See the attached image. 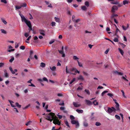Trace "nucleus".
<instances>
[{"label":"nucleus","mask_w":130,"mask_h":130,"mask_svg":"<svg viewBox=\"0 0 130 130\" xmlns=\"http://www.w3.org/2000/svg\"><path fill=\"white\" fill-rule=\"evenodd\" d=\"M1 2L5 4H6L7 2L6 0H1Z\"/></svg>","instance_id":"nucleus-48"},{"label":"nucleus","mask_w":130,"mask_h":130,"mask_svg":"<svg viewBox=\"0 0 130 130\" xmlns=\"http://www.w3.org/2000/svg\"><path fill=\"white\" fill-rule=\"evenodd\" d=\"M113 41L115 42H118L119 41V40L118 38H115L113 40Z\"/></svg>","instance_id":"nucleus-37"},{"label":"nucleus","mask_w":130,"mask_h":130,"mask_svg":"<svg viewBox=\"0 0 130 130\" xmlns=\"http://www.w3.org/2000/svg\"><path fill=\"white\" fill-rule=\"evenodd\" d=\"M118 31H119V30L117 28L116 29V32L115 33V35L118 38L119 37V36L117 34V33Z\"/></svg>","instance_id":"nucleus-34"},{"label":"nucleus","mask_w":130,"mask_h":130,"mask_svg":"<svg viewBox=\"0 0 130 130\" xmlns=\"http://www.w3.org/2000/svg\"><path fill=\"white\" fill-rule=\"evenodd\" d=\"M54 19L55 21L59 23L60 22V19L58 17H55Z\"/></svg>","instance_id":"nucleus-14"},{"label":"nucleus","mask_w":130,"mask_h":130,"mask_svg":"<svg viewBox=\"0 0 130 130\" xmlns=\"http://www.w3.org/2000/svg\"><path fill=\"white\" fill-rule=\"evenodd\" d=\"M121 91L122 93V95H123V97L125 98V96L124 95V91H123V90H121Z\"/></svg>","instance_id":"nucleus-51"},{"label":"nucleus","mask_w":130,"mask_h":130,"mask_svg":"<svg viewBox=\"0 0 130 130\" xmlns=\"http://www.w3.org/2000/svg\"><path fill=\"white\" fill-rule=\"evenodd\" d=\"M71 122L72 124L76 125V127L78 128L79 127V123L78 121L74 120H72Z\"/></svg>","instance_id":"nucleus-4"},{"label":"nucleus","mask_w":130,"mask_h":130,"mask_svg":"<svg viewBox=\"0 0 130 130\" xmlns=\"http://www.w3.org/2000/svg\"><path fill=\"white\" fill-rule=\"evenodd\" d=\"M108 92V91H104L103 92L102 94H101V95L102 96H103L104 95V94L106 93H107V92Z\"/></svg>","instance_id":"nucleus-35"},{"label":"nucleus","mask_w":130,"mask_h":130,"mask_svg":"<svg viewBox=\"0 0 130 130\" xmlns=\"http://www.w3.org/2000/svg\"><path fill=\"white\" fill-rule=\"evenodd\" d=\"M55 115L54 113L51 112L49 113V116H47L45 119L51 122L55 118Z\"/></svg>","instance_id":"nucleus-1"},{"label":"nucleus","mask_w":130,"mask_h":130,"mask_svg":"<svg viewBox=\"0 0 130 130\" xmlns=\"http://www.w3.org/2000/svg\"><path fill=\"white\" fill-rule=\"evenodd\" d=\"M1 31L2 33L5 34H7V32L4 29H1Z\"/></svg>","instance_id":"nucleus-25"},{"label":"nucleus","mask_w":130,"mask_h":130,"mask_svg":"<svg viewBox=\"0 0 130 130\" xmlns=\"http://www.w3.org/2000/svg\"><path fill=\"white\" fill-rule=\"evenodd\" d=\"M83 125L84 126L86 127H87L88 125V123L86 121L84 122Z\"/></svg>","instance_id":"nucleus-20"},{"label":"nucleus","mask_w":130,"mask_h":130,"mask_svg":"<svg viewBox=\"0 0 130 130\" xmlns=\"http://www.w3.org/2000/svg\"><path fill=\"white\" fill-rule=\"evenodd\" d=\"M14 60V58L13 57H12L11 58V59H10L9 60V61L10 62H12V61Z\"/></svg>","instance_id":"nucleus-40"},{"label":"nucleus","mask_w":130,"mask_h":130,"mask_svg":"<svg viewBox=\"0 0 130 130\" xmlns=\"http://www.w3.org/2000/svg\"><path fill=\"white\" fill-rule=\"evenodd\" d=\"M38 38L37 36H35L34 37V40H36L34 41V42L35 43L38 42V40H38Z\"/></svg>","instance_id":"nucleus-24"},{"label":"nucleus","mask_w":130,"mask_h":130,"mask_svg":"<svg viewBox=\"0 0 130 130\" xmlns=\"http://www.w3.org/2000/svg\"><path fill=\"white\" fill-rule=\"evenodd\" d=\"M40 34L43 36L45 35V31L43 29H39V30Z\"/></svg>","instance_id":"nucleus-7"},{"label":"nucleus","mask_w":130,"mask_h":130,"mask_svg":"<svg viewBox=\"0 0 130 130\" xmlns=\"http://www.w3.org/2000/svg\"><path fill=\"white\" fill-rule=\"evenodd\" d=\"M45 64L43 62H41L40 65V66L42 68H44L45 67Z\"/></svg>","instance_id":"nucleus-22"},{"label":"nucleus","mask_w":130,"mask_h":130,"mask_svg":"<svg viewBox=\"0 0 130 130\" xmlns=\"http://www.w3.org/2000/svg\"><path fill=\"white\" fill-rule=\"evenodd\" d=\"M77 62H78V63L79 66L80 67H82L83 66H82V63L79 62L78 60L77 61Z\"/></svg>","instance_id":"nucleus-45"},{"label":"nucleus","mask_w":130,"mask_h":130,"mask_svg":"<svg viewBox=\"0 0 130 130\" xmlns=\"http://www.w3.org/2000/svg\"><path fill=\"white\" fill-rule=\"evenodd\" d=\"M28 92V89H25L24 91V92L25 93H27Z\"/></svg>","instance_id":"nucleus-64"},{"label":"nucleus","mask_w":130,"mask_h":130,"mask_svg":"<svg viewBox=\"0 0 130 130\" xmlns=\"http://www.w3.org/2000/svg\"><path fill=\"white\" fill-rule=\"evenodd\" d=\"M105 110L106 111L109 113H111L113 111L112 109L110 107H108V109L107 110V109L106 110V109H105Z\"/></svg>","instance_id":"nucleus-10"},{"label":"nucleus","mask_w":130,"mask_h":130,"mask_svg":"<svg viewBox=\"0 0 130 130\" xmlns=\"http://www.w3.org/2000/svg\"><path fill=\"white\" fill-rule=\"evenodd\" d=\"M58 51H59V53H60L61 54H63V51H62V50H58Z\"/></svg>","instance_id":"nucleus-60"},{"label":"nucleus","mask_w":130,"mask_h":130,"mask_svg":"<svg viewBox=\"0 0 130 130\" xmlns=\"http://www.w3.org/2000/svg\"><path fill=\"white\" fill-rule=\"evenodd\" d=\"M72 20L73 21V22H75V23H78L80 21V19H78L77 20H75L74 19L75 17H72Z\"/></svg>","instance_id":"nucleus-8"},{"label":"nucleus","mask_w":130,"mask_h":130,"mask_svg":"<svg viewBox=\"0 0 130 130\" xmlns=\"http://www.w3.org/2000/svg\"><path fill=\"white\" fill-rule=\"evenodd\" d=\"M116 108L117 110H119L120 109H119V105L118 106L117 105H116Z\"/></svg>","instance_id":"nucleus-52"},{"label":"nucleus","mask_w":130,"mask_h":130,"mask_svg":"<svg viewBox=\"0 0 130 130\" xmlns=\"http://www.w3.org/2000/svg\"><path fill=\"white\" fill-rule=\"evenodd\" d=\"M24 35L25 37H28L29 35L27 33H25V34Z\"/></svg>","instance_id":"nucleus-56"},{"label":"nucleus","mask_w":130,"mask_h":130,"mask_svg":"<svg viewBox=\"0 0 130 130\" xmlns=\"http://www.w3.org/2000/svg\"><path fill=\"white\" fill-rule=\"evenodd\" d=\"M70 118L71 120H73V119H75V117L72 115H70Z\"/></svg>","instance_id":"nucleus-43"},{"label":"nucleus","mask_w":130,"mask_h":130,"mask_svg":"<svg viewBox=\"0 0 130 130\" xmlns=\"http://www.w3.org/2000/svg\"><path fill=\"white\" fill-rule=\"evenodd\" d=\"M118 72L117 71H113V73L114 74H118Z\"/></svg>","instance_id":"nucleus-61"},{"label":"nucleus","mask_w":130,"mask_h":130,"mask_svg":"<svg viewBox=\"0 0 130 130\" xmlns=\"http://www.w3.org/2000/svg\"><path fill=\"white\" fill-rule=\"evenodd\" d=\"M54 120L53 121V123L55 124H58L60 125V123L59 121V120L58 119V118L56 116H55V118L53 119Z\"/></svg>","instance_id":"nucleus-3"},{"label":"nucleus","mask_w":130,"mask_h":130,"mask_svg":"<svg viewBox=\"0 0 130 130\" xmlns=\"http://www.w3.org/2000/svg\"><path fill=\"white\" fill-rule=\"evenodd\" d=\"M115 117L118 120H120V117L117 115H115Z\"/></svg>","instance_id":"nucleus-38"},{"label":"nucleus","mask_w":130,"mask_h":130,"mask_svg":"<svg viewBox=\"0 0 130 130\" xmlns=\"http://www.w3.org/2000/svg\"><path fill=\"white\" fill-rule=\"evenodd\" d=\"M73 59L75 60H76L79 59V58L76 56H73Z\"/></svg>","instance_id":"nucleus-42"},{"label":"nucleus","mask_w":130,"mask_h":130,"mask_svg":"<svg viewBox=\"0 0 130 130\" xmlns=\"http://www.w3.org/2000/svg\"><path fill=\"white\" fill-rule=\"evenodd\" d=\"M43 80L45 81H46L47 82H48V80L45 77H44L43 78Z\"/></svg>","instance_id":"nucleus-49"},{"label":"nucleus","mask_w":130,"mask_h":130,"mask_svg":"<svg viewBox=\"0 0 130 130\" xmlns=\"http://www.w3.org/2000/svg\"><path fill=\"white\" fill-rule=\"evenodd\" d=\"M65 123L66 125L69 128L70 127L69 125V123L67 121H65Z\"/></svg>","instance_id":"nucleus-32"},{"label":"nucleus","mask_w":130,"mask_h":130,"mask_svg":"<svg viewBox=\"0 0 130 130\" xmlns=\"http://www.w3.org/2000/svg\"><path fill=\"white\" fill-rule=\"evenodd\" d=\"M66 73L67 74V73H70V74H73V75H75L76 74L75 73H72L70 71H69L68 70V68H67V66H66Z\"/></svg>","instance_id":"nucleus-9"},{"label":"nucleus","mask_w":130,"mask_h":130,"mask_svg":"<svg viewBox=\"0 0 130 130\" xmlns=\"http://www.w3.org/2000/svg\"><path fill=\"white\" fill-rule=\"evenodd\" d=\"M8 101L10 103L12 107H15V105H13L12 104V103H14V102L13 101L9 100H8Z\"/></svg>","instance_id":"nucleus-15"},{"label":"nucleus","mask_w":130,"mask_h":130,"mask_svg":"<svg viewBox=\"0 0 130 130\" xmlns=\"http://www.w3.org/2000/svg\"><path fill=\"white\" fill-rule=\"evenodd\" d=\"M21 17L22 22H24L28 27L31 25L30 21L27 20L25 17Z\"/></svg>","instance_id":"nucleus-2"},{"label":"nucleus","mask_w":130,"mask_h":130,"mask_svg":"<svg viewBox=\"0 0 130 130\" xmlns=\"http://www.w3.org/2000/svg\"><path fill=\"white\" fill-rule=\"evenodd\" d=\"M122 27L123 29L124 30H125L127 29L126 27L124 25H122Z\"/></svg>","instance_id":"nucleus-47"},{"label":"nucleus","mask_w":130,"mask_h":130,"mask_svg":"<svg viewBox=\"0 0 130 130\" xmlns=\"http://www.w3.org/2000/svg\"><path fill=\"white\" fill-rule=\"evenodd\" d=\"M19 44L17 43H15V48H17L19 47Z\"/></svg>","instance_id":"nucleus-57"},{"label":"nucleus","mask_w":130,"mask_h":130,"mask_svg":"<svg viewBox=\"0 0 130 130\" xmlns=\"http://www.w3.org/2000/svg\"><path fill=\"white\" fill-rule=\"evenodd\" d=\"M85 5L87 6V7H88L89 6V4L88 2L87 1H86L85 2Z\"/></svg>","instance_id":"nucleus-27"},{"label":"nucleus","mask_w":130,"mask_h":130,"mask_svg":"<svg viewBox=\"0 0 130 130\" xmlns=\"http://www.w3.org/2000/svg\"><path fill=\"white\" fill-rule=\"evenodd\" d=\"M4 65V63L2 62L0 63V67H1L3 66Z\"/></svg>","instance_id":"nucleus-54"},{"label":"nucleus","mask_w":130,"mask_h":130,"mask_svg":"<svg viewBox=\"0 0 130 130\" xmlns=\"http://www.w3.org/2000/svg\"><path fill=\"white\" fill-rule=\"evenodd\" d=\"M76 111L79 113H82L83 112V110H79L77 109Z\"/></svg>","instance_id":"nucleus-19"},{"label":"nucleus","mask_w":130,"mask_h":130,"mask_svg":"<svg viewBox=\"0 0 130 130\" xmlns=\"http://www.w3.org/2000/svg\"><path fill=\"white\" fill-rule=\"evenodd\" d=\"M118 9V7L116 6H113L112 8L111 11L112 13H115L116 11Z\"/></svg>","instance_id":"nucleus-5"},{"label":"nucleus","mask_w":130,"mask_h":130,"mask_svg":"<svg viewBox=\"0 0 130 130\" xmlns=\"http://www.w3.org/2000/svg\"><path fill=\"white\" fill-rule=\"evenodd\" d=\"M50 69L52 71H54L56 69V67L55 66H53L51 68V67H50Z\"/></svg>","instance_id":"nucleus-30"},{"label":"nucleus","mask_w":130,"mask_h":130,"mask_svg":"<svg viewBox=\"0 0 130 130\" xmlns=\"http://www.w3.org/2000/svg\"><path fill=\"white\" fill-rule=\"evenodd\" d=\"M130 2L129 1L126 0H125L123 1V4L124 5L128 4Z\"/></svg>","instance_id":"nucleus-16"},{"label":"nucleus","mask_w":130,"mask_h":130,"mask_svg":"<svg viewBox=\"0 0 130 130\" xmlns=\"http://www.w3.org/2000/svg\"><path fill=\"white\" fill-rule=\"evenodd\" d=\"M119 43L121 46L122 48H124L126 46V45H125L123 43H121L120 42Z\"/></svg>","instance_id":"nucleus-21"},{"label":"nucleus","mask_w":130,"mask_h":130,"mask_svg":"<svg viewBox=\"0 0 130 130\" xmlns=\"http://www.w3.org/2000/svg\"><path fill=\"white\" fill-rule=\"evenodd\" d=\"M107 95L110 96L111 97H112L113 96V95L111 93H108L107 94Z\"/></svg>","instance_id":"nucleus-53"},{"label":"nucleus","mask_w":130,"mask_h":130,"mask_svg":"<svg viewBox=\"0 0 130 130\" xmlns=\"http://www.w3.org/2000/svg\"><path fill=\"white\" fill-rule=\"evenodd\" d=\"M85 102L88 105H91L92 104V102L90 101L86 100H85Z\"/></svg>","instance_id":"nucleus-11"},{"label":"nucleus","mask_w":130,"mask_h":130,"mask_svg":"<svg viewBox=\"0 0 130 130\" xmlns=\"http://www.w3.org/2000/svg\"><path fill=\"white\" fill-rule=\"evenodd\" d=\"M20 48L22 50H24L25 49V47L24 46H21Z\"/></svg>","instance_id":"nucleus-46"},{"label":"nucleus","mask_w":130,"mask_h":130,"mask_svg":"<svg viewBox=\"0 0 130 130\" xmlns=\"http://www.w3.org/2000/svg\"><path fill=\"white\" fill-rule=\"evenodd\" d=\"M111 108H112V109L113 111L114 112H115L116 111V109L114 107H111Z\"/></svg>","instance_id":"nucleus-62"},{"label":"nucleus","mask_w":130,"mask_h":130,"mask_svg":"<svg viewBox=\"0 0 130 130\" xmlns=\"http://www.w3.org/2000/svg\"><path fill=\"white\" fill-rule=\"evenodd\" d=\"M78 80H84V78L83 76L82 75H80L77 78Z\"/></svg>","instance_id":"nucleus-13"},{"label":"nucleus","mask_w":130,"mask_h":130,"mask_svg":"<svg viewBox=\"0 0 130 130\" xmlns=\"http://www.w3.org/2000/svg\"><path fill=\"white\" fill-rule=\"evenodd\" d=\"M26 5H27L25 3L22 4L21 5V7H26Z\"/></svg>","instance_id":"nucleus-29"},{"label":"nucleus","mask_w":130,"mask_h":130,"mask_svg":"<svg viewBox=\"0 0 130 130\" xmlns=\"http://www.w3.org/2000/svg\"><path fill=\"white\" fill-rule=\"evenodd\" d=\"M51 26H54L56 25V23L55 22H52L51 23Z\"/></svg>","instance_id":"nucleus-39"},{"label":"nucleus","mask_w":130,"mask_h":130,"mask_svg":"<svg viewBox=\"0 0 130 130\" xmlns=\"http://www.w3.org/2000/svg\"><path fill=\"white\" fill-rule=\"evenodd\" d=\"M85 91L88 95H89L90 94V92L88 90L85 89Z\"/></svg>","instance_id":"nucleus-26"},{"label":"nucleus","mask_w":130,"mask_h":130,"mask_svg":"<svg viewBox=\"0 0 130 130\" xmlns=\"http://www.w3.org/2000/svg\"><path fill=\"white\" fill-rule=\"evenodd\" d=\"M83 74L84 75H86V76H88V74L86 72H83Z\"/></svg>","instance_id":"nucleus-59"},{"label":"nucleus","mask_w":130,"mask_h":130,"mask_svg":"<svg viewBox=\"0 0 130 130\" xmlns=\"http://www.w3.org/2000/svg\"><path fill=\"white\" fill-rule=\"evenodd\" d=\"M73 104L74 106L75 107H78L80 106V104H78L77 103L75 102H73Z\"/></svg>","instance_id":"nucleus-12"},{"label":"nucleus","mask_w":130,"mask_h":130,"mask_svg":"<svg viewBox=\"0 0 130 130\" xmlns=\"http://www.w3.org/2000/svg\"><path fill=\"white\" fill-rule=\"evenodd\" d=\"M118 50L119 51L120 53L121 54V55H122L123 56V54H124V52L123 51V50L120 48H118Z\"/></svg>","instance_id":"nucleus-17"},{"label":"nucleus","mask_w":130,"mask_h":130,"mask_svg":"<svg viewBox=\"0 0 130 130\" xmlns=\"http://www.w3.org/2000/svg\"><path fill=\"white\" fill-rule=\"evenodd\" d=\"M111 3L112 4H119V2H113Z\"/></svg>","instance_id":"nucleus-36"},{"label":"nucleus","mask_w":130,"mask_h":130,"mask_svg":"<svg viewBox=\"0 0 130 130\" xmlns=\"http://www.w3.org/2000/svg\"><path fill=\"white\" fill-rule=\"evenodd\" d=\"M28 27H29V29H28V30L29 31H30L32 30L31 25L28 26Z\"/></svg>","instance_id":"nucleus-55"},{"label":"nucleus","mask_w":130,"mask_h":130,"mask_svg":"<svg viewBox=\"0 0 130 130\" xmlns=\"http://www.w3.org/2000/svg\"><path fill=\"white\" fill-rule=\"evenodd\" d=\"M13 111H16L17 113L19 112V111L17 108H14L13 110Z\"/></svg>","instance_id":"nucleus-41"},{"label":"nucleus","mask_w":130,"mask_h":130,"mask_svg":"<svg viewBox=\"0 0 130 130\" xmlns=\"http://www.w3.org/2000/svg\"><path fill=\"white\" fill-rule=\"evenodd\" d=\"M1 20L5 24H7V22L3 18H1Z\"/></svg>","instance_id":"nucleus-23"},{"label":"nucleus","mask_w":130,"mask_h":130,"mask_svg":"<svg viewBox=\"0 0 130 130\" xmlns=\"http://www.w3.org/2000/svg\"><path fill=\"white\" fill-rule=\"evenodd\" d=\"M55 41L54 40H52L49 43L50 44H51L53 43Z\"/></svg>","instance_id":"nucleus-58"},{"label":"nucleus","mask_w":130,"mask_h":130,"mask_svg":"<svg viewBox=\"0 0 130 130\" xmlns=\"http://www.w3.org/2000/svg\"><path fill=\"white\" fill-rule=\"evenodd\" d=\"M70 71L71 72V71H75V72L76 73H78L79 74L80 73V72L79 71L77 70V69L76 68H72L70 69Z\"/></svg>","instance_id":"nucleus-6"},{"label":"nucleus","mask_w":130,"mask_h":130,"mask_svg":"<svg viewBox=\"0 0 130 130\" xmlns=\"http://www.w3.org/2000/svg\"><path fill=\"white\" fill-rule=\"evenodd\" d=\"M30 106V104H29L27 105L24 108H23V109H27Z\"/></svg>","instance_id":"nucleus-50"},{"label":"nucleus","mask_w":130,"mask_h":130,"mask_svg":"<svg viewBox=\"0 0 130 130\" xmlns=\"http://www.w3.org/2000/svg\"><path fill=\"white\" fill-rule=\"evenodd\" d=\"M57 115L58 116V118L59 119H61L62 118V116L60 115Z\"/></svg>","instance_id":"nucleus-63"},{"label":"nucleus","mask_w":130,"mask_h":130,"mask_svg":"<svg viewBox=\"0 0 130 130\" xmlns=\"http://www.w3.org/2000/svg\"><path fill=\"white\" fill-rule=\"evenodd\" d=\"M21 8V6H15V8L16 9H20Z\"/></svg>","instance_id":"nucleus-44"},{"label":"nucleus","mask_w":130,"mask_h":130,"mask_svg":"<svg viewBox=\"0 0 130 130\" xmlns=\"http://www.w3.org/2000/svg\"><path fill=\"white\" fill-rule=\"evenodd\" d=\"M15 104L16 106L20 108L21 107V105H19L18 103H16Z\"/></svg>","instance_id":"nucleus-31"},{"label":"nucleus","mask_w":130,"mask_h":130,"mask_svg":"<svg viewBox=\"0 0 130 130\" xmlns=\"http://www.w3.org/2000/svg\"><path fill=\"white\" fill-rule=\"evenodd\" d=\"M101 123L99 122H96L95 123V125L97 126H98L100 125H101Z\"/></svg>","instance_id":"nucleus-33"},{"label":"nucleus","mask_w":130,"mask_h":130,"mask_svg":"<svg viewBox=\"0 0 130 130\" xmlns=\"http://www.w3.org/2000/svg\"><path fill=\"white\" fill-rule=\"evenodd\" d=\"M93 103L95 105H97L98 104V103L96 102V100H94L93 102Z\"/></svg>","instance_id":"nucleus-28"},{"label":"nucleus","mask_w":130,"mask_h":130,"mask_svg":"<svg viewBox=\"0 0 130 130\" xmlns=\"http://www.w3.org/2000/svg\"><path fill=\"white\" fill-rule=\"evenodd\" d=\"M81 9L85 11H86L87 10V8L85 6H82Z\"/></svg>","instance_id":"nucleus-18"}]
</instances>
